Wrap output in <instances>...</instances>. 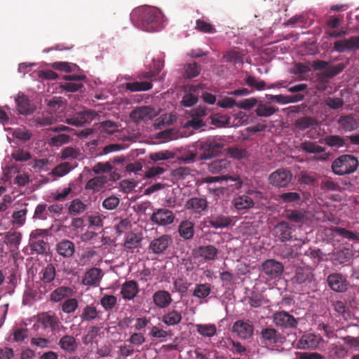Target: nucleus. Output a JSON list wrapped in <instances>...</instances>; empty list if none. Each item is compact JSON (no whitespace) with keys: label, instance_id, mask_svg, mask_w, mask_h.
I'll return each mask as SVG.
<instances>
[{"label":"nucleus","instance_id":"14","mask_svg":"<svg viewBox=\"0 0 359 359\" xmlns=\"http://www.w3.org/2000/svg\"><path fill=\"white\" fill-rule=\"evenodd\" d=\"M203 89V84L192 85L189 86V91L185 93L182 100V104L187 107L194 105L197 102L200 93Z\"/></svg>","mask_w":359,"mask_h":359},{"label":"nucleus","instance_id":"49","mask_svg":"<svg viewBox=\"0 0 359 359\" xmlns=\"http://www.w3.org/2000/svg\"><path fill=\"white\" fill-rule=\"evenodd\" d=\"M149 159L156 162L158 161H165L172 159L175 157V153L169 150H163L158 152L151 153Z\"/></svg>","mask_w":359,"mask_h":359},{"label":"nucleus","instance_id":"22","mask_svg":"<svg viewBox=\"0 0 359 359\" xmlns=\"http://www.w3.org/2000/svg\"><path fill=\"white\" fill-rule=\"evenodd\" d=\"M55 250L59 255L70 258L75 252V245L71 241L65 239L56 245Z\"/></svg>","mask_w":359,"mask_h":359},{"label":"nucleus","instance_id":"58","mask_svg":"<svg viewBox=\"0 0 359 359\" xmlns=\"http://www.w3.org/2000/svg\"><path fill=\"white\" fill-rule=\"evenodd\" d=\"M13 137L17 140L26 142L31 139L32 133L25 128H18L13 130Z\"/></svg>","mask_w":359,"mask_h":359},{"label":"nucleus","instance_id":"31","mask_svg":"<svg viewBox=\"0 0 359 359\" xmlns=\"http://www.w3.org/2000/svg\"><path fill=\"white\" fill-rule=\"evenodd\" d=\"M74 290L70 287L61 286L53 290L50 296L52 302H59L65 298L72 296Z\"/></svg>","mask_w":359,"mask_h":359},{"label":"nucleus","instance_id":"27","mask_svg":"<svg viewBox=\"0 0 359 359\" xmlns=\"http://www.w3.org/2000/svg\"><path fill=\"white\" fill-rule=\"evenodd\" d=\"M262 338L269 342V344L282 343L284 337L276 329L266 327L261 332Z\"/></svg>","mask_w":359,"mask_h":359},{"label":"nucleus","instance_id":"7","mask_svg":"<svg viewBox=\"0 0 359 359\" xmlns=\"http://www.w3.org/2000/svg\"><path fill=\"white\" fill-rule=\"evenodd\" d=\"M328 286L334 292H345L348 287L349 283L346 278L339 273H333L327 278Z\"/></svg>","mask_w":359,"mask_h":359},{"label":"nucleus","instance_id":"39","mask_svg":"<svg viewBox=\"0 0 359 359\" xmlns=\"http://www.w3.org/2000/svg\"><path fill=\"white\" fill-rule=\"evenodd\" d=\"M300 149L308 154H321L325 151V148L318 145L316 142L304 141L301 143Z\"/></svg>","mask_w":359,"mask_h":359},{"label":"nucleus","instance_id":"35","mask_svg":"<svg viewBox=\"0 0 359 359\" xmlns=\"http://www.w3.org/2000/svg\"><path fill=\"white\" fill-rule=\"evenodd\" d=\"M40 280L43 285L52 283L55 278V268L53 264H48L40 272Z\"/></svg>","mask_w":359,"mask_h":359},{"label":"nucleus","instance_id":"30","mask_svg":"<svg viewBox=\"0 0 359 359\" xmlns=\"http://www.w3.org/2000/svg\"><path fill=\"white\" fill-rule=\"evenodd\" d=\"M17 109L21 114H30L34 111V107L31 104L29 100L25 95H18L15 99Z\"/></svg>","mask_w":359,"mask_h":359},{"label":"nucleus","instance_id":"63","mask_svg":"<svg viewBox=\"0 0 359 359\" xmlns=\"http://www.w3.org/2000/svg\"><path fill=\"white\" fill-rule=\"evenodd\" d=\"M224 62H230L236 65L238 62H242V58L240 53L236 50H229L222 57Z\"/></svg>","mask_w":359,"mask_h":359},{"label":"nucleus","instance_id":"2","mask_svg":"<svg viewBox=\"0 0 359 359\" xmlns=\"http://www.w3.org/2000/svg\"><path fill=\"white\" fill-rule=\"evenodd\" d=\"M359 166L358 159L351 154H342L332 163V172L339 176L350 175L355 172Z\"/></svg>","mask_w":359,"mask_h":359},{"label":"nucleus","instance_id":"24","mask_svg":"<svg viewBox=\"0 0 359 359\" xmlns=\"http://www.w3.org/2000/svg\"><path fill=\"white\" fill-rule=\"evenodd\" d=\"M58 345L65 353H73L77 350L79 343L74 337L65 334L60 338Z\"/></svg>","mask_w":359,"mask_h":359},{"label":"nucleus","instance_id":"28","mask_svg":"<svg viewBox=\"0 0 359 359\" xmlns=\"http://www.w3.org/2000/svg\"><path fill=\"white\" fill-rule=\"evenodd\" d=\"M109 182L107 175H100L90 179L86 184L85 189L87 190H93L98 191L104 187L105 184Z\"/></svg>","mask_w":359,"mask_h":359},{"label":"nucleus","instance_id":"52","mask_svg":"<svg viewBox=\"0 0 359 359\" xmlns=\"http://www.w3.org/2000/svg\"><path fill=\"white\" fill-rule=\"evenodd\" d=\"M278 109L273 107L267 106L265 104L259 103L255 110L256 114L261 117H269L275 114Z\"/></svg>","mask_w":359,"mask_h":359},{"label":"nucleus","instance_id":"45","mask_svg":"<svg viewBox=\"0 0 359 359\" xmlns=\"http://www.w3.org/2000/svg\"><path fill=\"white\" fill-rule=\"evenodd\" d=\"M348 64V62H346V63L341 62L331 66L328 65V67L325 70L324 74L327 78L332 79L335 76L338 75L339 74H340L341 72H342L344 69L346 67Z\"/></svg>","mask_w":359,"mask_h":359},{"label":"nucleus","instance_id":"20","mask_svg":"<svg viewBox=\"0 0 359 359\" xmlns=\"http://www.w3.org/2000/svg\"><path fill=\"white\" fill-rule=\"evenodd\" d=\"M233 205L238 212L243 213L252 208L255 203L251 197L248 195L243 194L236 197L233 200Z\"/></svg>","mask_w":359,"mask_h":359},{"label":"nucleus","instance_id":"23","mask_svg":"<svg viewBox=\"0 0 359 359\" xmlns=\"http://www.w3.org/2000/svg\"><path fill=\"white\" fill-rule=\"evenodd\" d=\"M172 297L169 292L161 290L153 294V302L160 309H165L172 302Z\"/></svg>","mask_w":359,"mask_h":359},{"label":"nucleus","instance_id":"62","mask_svg":"<svg viewBox=\"0 0 359 359\" xmlns=\"http://www.w3.org/2000/svg\"><path fill=\"white\" fill-rule=\"evenodd\" d=\"M117 303V299L114 295L104 294L100 299L102 306L106 310H111Z\"/></svg>","mask_w":359,"mask_h":359},{"label":"nucleus","instance_id":"40","mask_svg":"<svg viewBox=\"0 0 359 359\" xmlns=\"http://www.w3.org/2000/svg\"><path fill=\"white\" fill-rule=\"evenodd\" d=\"M81 153L79 148L67 147L61 151L60 158L62 160L81 159Z\"/></svg>","mask_w":359,"mask_h":359},{"label":"nucleus","instance_id":"56","mask_svg":"<svg viewBox=\"0 0 359 359\" xmlns=\"http://www.w3.org/2000/svg\"><path fill=\"white\" fill-rule=\"evenodd\" d=\"M211 292L210 287L207 284H198L196 285L194 292L193 296L198 299H204L207 297Z\"/></svg>","mask_w":359,"mask_h":359},{"label":"nucleus","instance_id":"46","mask_svg":"<svg viewBox=\"0 0 359 359\" xmlns=\"http://www.w3.org/2000/svg\"><path fill=\"white\" fill-rule=\"evenodd\" d=\"M73 168L74 167L68 162L61 163L52 170L51 174L56 177H63Z\"/></svg>","mask_w":359,"mask_h":359},{"label":"nucleus","instance_id":"6","mask_svg":"<svg viewBox=\"0 0 359 359\" xmlns=\"http://www.w3.org/2000/svg\"><path fill=\"white\" fill-rule=\"evenodd\" d=\"M292 226L288 222L282 221L273 226L271 234L274 237L275 241L286 242L292 239Z\"/></svg>","mask_w":359,"mask_h":359},{"label":"nucleus","instance_id":"1","mask_svg":"<svg viewBox=\"0 0 359 359\" xmlns=\"http://www.w3.org/2000/svg\"><path fill=\"white\" fill-rule=\"evenodd\" d=\"M163 15L157 8L144 6L135 9L131 19L136 27L148 32H158L164 27Z\"/></svg>","mask_w":359,"mask_h":359},{"label":"nucleus","instance_id":"59","mask_svg":"<svg viewBox=\"0 0 359 359\" xmlns=\"http://www.w3.org/2000/svg\"><path fill=\"white\" fill-rule=\"evenodd\" d=\"M79 306V302L75 298H69L62 303V310L65 313H74Z\"/></svg>","mask_w":359,"mask_h":359},{"label":"nucleus","instance_id":"12","mask_svg":"<svg viewBox=\"0 0 359 359\" xmlns=\"http://www.w3.org/2000/svg\"><path fill=\"white\" fill-rule=\"evenodd\" d=\"M172 240L168 235H162L160 237L152 240L149 248L156 255L163 254L172 244Z\"/></svg>","mask_w":359,"mask_h":359},{"label":"nucleus","instance_id":"8","mask_svg":"<svg viewBox=\"0 0 359 359\" xmlns=\"http://www.w3.org/2000/svg\"><path fill=\"white\" fill-rule=\"evenodd\" d=\"M36 320L41 324L44 329H50L54 332L59 329L61 322L59 318L55 313L50 312H42L36 316Z\"/></svg>","mask_w":359,"mask_h":359},{"label":"nucleus","instance_id":"34","mask_svg":"<svg viewBox=\"0 0 359 359\" xmlns=\"http://www.w3.org/2000/svg\"><path fill=\"white\" fill-rule=\"evenodd\" d=\"M318 121L310 116H303L297 118L294 122V126L297 129L304 131L308 128H316L318 126Z\"/></svg>","mask_w":359,"mask_h":359},{"label":"nucleus","instance_id":"17","mask_svg":"<svg viewBox=\"0 0 359 359\" xmlns=\"http://www.w3.org/2000/svg\"><path fill=\"white\" fill-rule=\"evenodd\" d=\"M334 48L339 53L359 49V36L339 40L334 43Z\"/></svg>","mask_w":359,"mask_h":359},{"label":"nucleus","instance_id":"38","mask_svg":"<svg viewBox=\"0 0 359 359\" xmlns=\"http://www.w3.org/2000/svg\"><path fill=\"white\" fill-rule=\"evenodd\" d=\"M182 320L181 313L176 311L172 310L168 312L163 316L162 321L168 326H174L179 324Z\"/></svg>","mask_w":359,"mask_h":359},{"label":"nucleus","instance_id":"19","mask_svg":"<svg viewBox=\"0 0 359 359\" xmlns=\"http://www.w3.org/2000/svg\"><path fill=\"white\" fill-rule=\"evenodd\" d=\"M138 292V284L135 280H127L121 286V294L124 299H133Z\"/></svg>","mask_w":359,"mask_h":359},{"label":"nucleus","instance_id":"15","mask_svg":"<svg viewBox=\"0 0 359 359\" xmlns=\"http://www.w3.org/2000/svg\"><path fill=\"white\" fill-rule=\"evenodd\" d=\"M151 220L158 225L165 226L174 222L173 213L168 209H158L151 216Z\"/></svg>","mask_w":359,"mask_h":359},{"label":"nucleus","instance_id":"44","mask_svg":"<svg viewBox=\"0 0 359 359\" xmlns=\"http://www.w3.org/2000/svg\"><path fill=\"white\" fill-rule=\"evenodd\" d=\"M97 316L98 312L96 307L90 304L84 307L80 317L82 321H91L95 320Z\"/></svg>","mask_w":359,"mask_h":359},{"label":"nucleus","instance_id":"3","mask_svg":"<svg viewBox=\"0 0 359 359\" xmlns=\"http://www.w3.org/2000/svg\"><path fill=\"white\" fill-rule=\"evenodd\" d=\"M224 144L216 137L208 138L196 142V149L200 154V159H210L220 153Z\"/></svg>","mask_w":359,"mask_h":359},{"label":"nucleus","instance_id":"55","mask_svg":"<svg viewBox=\"0 0 359 359\" xmlns=\"http://www.w3.org/2000/svg\"><path fill=\"white\" fill-rule=\"evenodd\" d=\"M68 210L70 215H79L86 210V205L79 198L74 199Z\"/></svg>","mask_w":359,"mask_h":359},{"label":"nucleus","instance_id":"64","mask_svg":"<svg viewBox=\"0 0 359 359\" xmlns=\"http://www.w3.org/2000/svg\"><path fill=\"white\" fill-rule=\"evenodd\" d=\"M140 242V237L134 233H129L126 235L124 246L128 249H133L138 246Z\"/></svg>","mask_w":359,"mask_h":359},{"label":"nucleus","instance_id":"60","mask_svg":"<svg viewBox=\"0 0 359 359\" xmlns=\"http://www.w3.org/2000/svg\"><path fill=\"white\" fill-rule=\"evenodd\" d=\"M196 29L198 31H199L201 32H203V33L211 34V33L216 32V29L212 24L207 22L201 19H198L196 20Z\"/></svg>","mask_w":359,"mask_h":359},{"label":"nucleus","instance_id":"47","mask_svg":"<svg viewBox=\"0 0 359 359\" xmlns=\"http://www.w3.org/2000/svg\"><path fill=\"white\" fill-rule=\"evenodd\" d=\"M197 332L203 337H212L217 332V329L213 324H199L196 325Z\"/></svg>","mask_w":359,"mask_h":359},{"label":"nucleus","instance_id":"10","mask_svg":"<svg viewBox=\"0 0 359 359\" xmlns=\"http://www.w3.org/2000/svg\"><path fill=\"white\" fill-rule=\"evenodd\" d=\"M232 331L241 339H248L253 335L254 326L249 320H238L233 323Z\"/></svg>","mask_w":359,"mask_h":359},{"label":"nucleus","instance_id":"41","mask_svg":"<svg viewBox=\"0 0 359 359\" xmlns=\"http://www.w3.org/2000/svg\"><path fill=\"white\" fill-rule=\"evenodd\" d=\"M21 239V233L18 231H8L4 237V243L11 248H18Z\"/></svg>","mask_w":359,"mask_h":359},{"label":"nucleus","instance_id":"11","mask_svg":"<svg viewBox=\"0 0 359 359\" xmlns=\"http://www.w3.org/2000/svg\"><path fill=\"white\" fill-rule=\"evenodd\" d=\"M339 128L344 132H352L359 127V120L353 114L341 115L337 120Z\"/></svg>","mask_w":359,"mask_h":359},{"label":"nucleus","instance_id":"5","mask_svg":"<svg viewBox=\"0 0 359 359\" xmlns=\"http://www.w3.org/2000/svg\"><path fill=\"white\" fill-rule=\"evenodd\" d=\"M292 180V174L287 169H278L269 177V183L276 187H285Z\"/></svg>","mask_w":359,"mask_h":359},{"label":"nucleus","instance_id":"50","mask_svg":"<svg viewBox=\"0 0 359 359\" xmlns=\"http://www.w3.org/2000/svg\"><path fill=\"white\" fill-rule=\"evenodd\" d=\"M201 72V66L196 62L189 63L184 65V76L192 79L197 76Z\"/></svg>","mask_w":359,"mask_h":359},{"label":"nucleus","instance_id":"21","mask_svg":"<svg viewBox=\"0 0 359 359\" xmlns=\"http://www.w3.org/2000/svg\"><path fill=\"white\" fill-rule=\"evenodd\" d=\"M102 276V270L100 269L91 268L85 273L82 283L88 286H97Z\"/></svg>","mask_w":359,"mask_h":359},{"label":"nucleus","instance_id":"33","mask_svg":"<svg viewBox=\"0 0 359 359\" xmlns=\"http://www.w3.org/2000/svg\"><path fill=\"white\" fill-rule=\"evenodd\" d=\"M198 256L202 257L205 261L215 260L218 254V250L212 245L200 246L198 248Z\"/></svg>","mask_w":359,"mask_h":359},{"label":"nucleus","instance_id":"25","mask_svg":"<svg viewBox=\"0 0 359 359\" xmlns=\"http://www.w3.org/2000/svg\"><path fill=\"white\" fill-rule=\"evenodd\" d=\"M177 231L184 240H191L194 235V223L187 219L182 220L178 226Z\"/></svg>","mask_w":359,"mask_h":359},{"label":"nucleus","instance_id":"18","mask_svg":"<svg viewBox=\"0 0 359 359\" xmlns=\"http://www.w3.org/2000/svg\"><path fill=\"white\" fill-rule=\"evenodd\" d=\"M321 339V337L319 335L304 334L299 341V347L302 349H315L318 347Z\"/></svg>","mask_w":359,"mask_h":359},{"label":"nucleus","instance_id":"26","mask_svg":"<svg viewBox=\"0 0 359 359\" xmlns=\"http://www.w3.org/2000/svg\"><path fill=\"white\" fill-rule=\"evenodd\" d=\"M324 142L330 147L341 148L349 147L347 136H340L339 135H327L324 138Z\"/></svg>","mask_w":359,"mask_h":359},{"label":"nucleus","instance_id":"13","mask_svg":"<svg viewBox=\"0 0 359 359\" xmlns=\"http://www.w3.org/2000/svg\"><path fill=\"white\" fill-rule=\"evenodd\" d=\"M157 113L154 108L150 106H144L133 110L130 114V118L135 122L148 121L154 118Z\"/></svg>","mask_w":359,"mask_h":359},{"label":"nucleus","instance_id":"32","mask_svg":"<svg viewBox=\"0 0 359 359\" xmlns=\"http://www.w3.org/2000/svg\"><path fill=\"white\" fill-rule=\"evenodd\" d=\"M313 278V274L311 269L307 267L297 268L294 277V281L298 284L311 283Z\"/></svg>","mask_w":359,"mask_h":359},{"label":"nucleus","instance_id":"42","mask_svg":"<svg viewBox=\"0 0 359 359\" xmlns=\"http://www.w3.org/2000/svg\"><path fill=\"white\" fill-rule=\"evenodd\" d=\"M283 217L292 222L298 224L303 223L306 218L304 212L294 210H285Z\"/></svg>","mask_w":359,"mask_h":359},{"label":"nucleus","instance_id":"43","mask_svg":"<svg viewBox=\"0 0 359 359\" xmlns=\"http://www.w3.org/2000/svg\"><path fill=\"white\" fill-rule=\"evenodd\" d=\"M152 86L151 83L149 81H136L126 83V88L131 92L149 90Z\"/></svg>","mask_w":359,"mask_h":359},{"label":"nucleus","instance_id":"36","mask_svg":"<svg viewBox=\"0 0 359 359\" xmlns=\"http://www.w3.org/2000/svg\"><path fill=\"white\" fill-rule=\"evenodd\" d=\"M302 199L298 192H284L277 195L276 200L283 203H298Z\"/></svg>","mask_w":359,"mask_h":359},{"label":"nucleus","instance_id":"48","mask_svg":"<svg viewBox=\"0 0 359 359\" xmlns=\"http://www.w3.org/2000/svg\"><path fill=\"white\" fill-rule=\"evenodd\" d=\"M349 255L347 250H340L332 254L331 257L334 265L343 264L348 260Z\"/></svg>","mask_w":359,"mask_h":359},{"label":"nucleus","instance_id":"4","mask_svg":"<svg viewBox=\"0 0 359 359\" xmlns=\"http://www.w3.org/2000/svg\"><path fill=\"white\" fill-rule=\"evenodd\" d=\"M299 319L285 311H276L273 315V322L282 329L294 330L297 327Z\"/></svg>","mask_w":359,"mask_h":359},{"label":"nucleus","instance_id":"61","mask_svg":"<svg viewBox=\"0 0 359 359\" xmlns=\"http://www.w3.org/2000/svg\"><path fill=\"white\" fill-rule=\"evenodd\" d=\"M228 154L229 156L236 159H243L248 156V152L246 149L238 147H232L228 149Z\"/></svg>","mask_w":359,"mask_h":359},{"label":"nucleus","instance_id":"9","mask_svg":"<svg viewBox=\"0 0 359 359\" xmlns=\"http://www.w3.org/2000/svg\"><path fill=\"white\" fill-rule=\"evenodd\" d=\"M283 265L281 262L273 259L264 261L262 266L261 270L267 276L271 278H277L283 272Z\"/></svg>","mask_w":359,"mask_h":359},{"label":"nucleus","instance_id":"53","mask_svg":"<svg viewBox=\"0 0 359 359\" xmlns=\"http://www.w3.org/2000/svg\"><path fill=\"white\" fill-rule=\"evenodd\" d=\"M332 231L336 234L342 236L344 238H347L349 241H359V236L357 233L353 231L347 230L344 228L341 227H334Z\"/></svg>","mask_w":359,"mask_h":359},{"label":"nucleus","instance_id":"29","mask_svg":"<svg viewBox=\"0 0 359 359\" xmlns=\"http://www.w3.org/2000/svg\"><path fill=\"white\" fill-rule=\"evenodd\" d=\"M208 205L205 199L202 198H191L186 203V208L191 210L194 213H201L204 211Z\"/></svg>","mask_w":359,"mask_h":359},{"label":"nucleus","instance_id":"16","mask_svg":"<svg viewBox=\"0 0 359 359\" xmlns=\"http://www.w3.org/2000/svg\"><path fill=\"white\" fill-rule=\"evenodd\" d=\"M96 113L92 110L82 111L75 116L66 119V123L74 126H82L86 123L91 121L95 116Z\"/></svg>","mask_w":359,"mask_h":359},{"label":"nucleus","instance_id":"37","mask_svg":"<svg viewBox=\"0 0 359 359\" xmlns=\"http://www.w3.org/2000/svg\"><path fill=\"white\" fill-rule=\"evenodd\" d=\"M231 219L229 217L220 215L212 217L209 220L210 225L215 229L227 227L231 224Z\"/></svg>","mask_w":359,"mask_h":359},{"label":"nucleus","instance_id":"51","mask_svg":"<svg viewBox=\"0 0 359 359\" xmlns=\"http://www.w3.org/2000/svg\"><path fill=\"white\" fill-rule=\"evenodd\" d=\"M190 285L191 283L184 278H177L173 282L175 290L179 292L182 297L184 296Z\"/></svg>","mask_w":359,"mask_h":359},{"label":"nucleus","instance_id":"57","mask_svg":"<svg viewBox=\"0 0 359 359\" xmlns=\"http://www.w3.org/2000/svg\"><path fill=\"white\" fill-rule=\"evenodd\" d=\"M38 292L32 287H26L22 297V303L25 305H31L37 299Z\"/></svg>","mask_w":359,"mask_h":359},{"label":"nucleus","instance_id":"54","mask_svg":"<svg viewBox=\"0 0 359 359\" xmlns=\"http://www.w3.org/2000/svg\"><path fill=\"white\" fill-rule=\"evenodd\" d=\"M31 254L43 255L46 252L47 243L43 240L33 241L30 243Z\"/></svg>","mask_w":359,"mask_h":359}]
</instances>
